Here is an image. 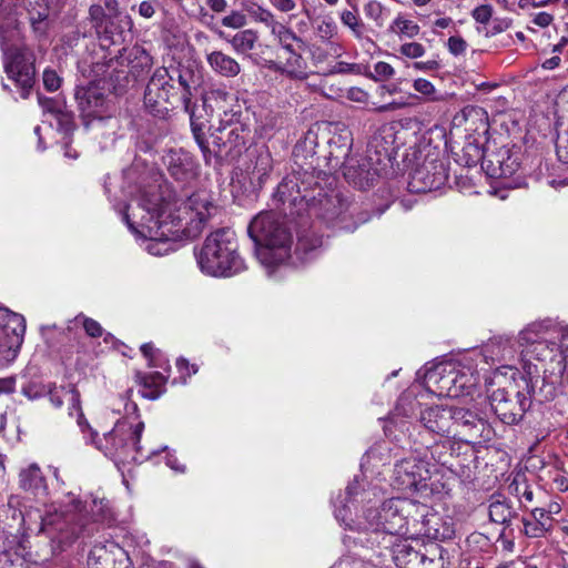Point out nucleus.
Here are the masks:
<instances>
[{
  "instance_id": "1",
  "label": "nucleus",
  "mask_w": 568,
  "mask_h": 568,
  "mask_svg": "<svg viewBox=\"0 0 568 568\" xmlns=\"http://www.w3.org/2000/svg\"><path fill=\"white\" fill-rule=\"evenodd\" d=\"M138 209L144 212L141 224L151 235L148 251L152 255L172 251L171 242L196 239L217 213V205L204 190L192 193L176 206L166 201L158 189H151L141 193Z\"/></svg>"
},
{
  "instance_id": "2",
  "label": "nucleus",
  "mask_w": 568,
  "mask_h": 568,
  "mask_svg": "<svg viewBox=\"0 0 568 568\" xmlns=\"http://www.w3.org/2000/svg\"><path fill=\"white\" fill-rule=\"evenodd\" d=\"M233 100V94L223 89H214L203 98V108L211 111L216 108L222 111L220 125L211 133V142L207 140L205 129L209 120L191 113V131L199 145L206 165L215 169L237 160L245 150L247 138L251 133L248 111L235 102L231 108L225 104Z\"/></svg>"
},
{
  "instance_id": "3",
  "label": "nucleus",
  "mask_w": 568,
  "mask_h": 568,
  "mask_svg": "<svg viewBox=\"0 0 568 568\" xmlns=\"http://www.w3.org/2000/svg\"><path fill=\"white\" fill-rule=\"evenodd\" d=\"M337 189L335 176L323 171H296L286 174L273 194V202L287 219L311 217L317 202Z\"/></svg>"
},
{
  "instance_id": "4",
  "label": "nucleus",
  "mask_w": 568,
  "mask_h": 568,
  "mask_svg": "<svg viewBox=\"0 0 568 568\" xmlns=\"http://www.w3.org/2000/svg\"><path fill=\"white\" fill-rule=\"evenodd\" d=\"M247 233L254 242L257 260L265 267L280 265L291 256L293 235L288 221L273 212L257 214L248 224Z\"/></svg>"
},
{
  "instance_id": "5",
  "label": "nucleus",
  "mask_w": 568,
  "mask_h": 568,
  "mask_svg": "<svg viewBox=\"0 0 568 568\" xmlns=\"http://www.w3.org/2000/svg\"><path fill=\"white\" fill-rule=\"evenodd\" d=\"M194 254L200 270L211 276L231 277L246 268L235 232L229 227L211 232Z\"/></svg>"
},
{
  "instance_id": "6",
  "label": "nucleus",
  "mask_w": 568,
  "mask_h": 568,
  "mask_svg": "<svg viewBox=\"0 0 568 568\" xmlns=\"http://www.w3.org/2000/svg\"><path fill=\"white\" fill-rule=\"evenodd\" d=\"M17 19L0 24V47L4 57V71L21 90V98L27 99L34 84V54L24 47L10 45V36Z\"/></svg>"
},
{
  "instance_id": "7",
  "label": "nucleus",
  "mask_w": 568,
  "mask_h": 568,
  "mask_svg": "<svg viewBox=\"0 0 568 568\" xmlns=\"http://www.w3.org/2000/svg\"><path fill=\"white\" fill-rule=\"evenodd\" d=\"M311 216L316 217L327 227L354 232L361 224L366 223L371 215L367 211L351 202L337 187L328 196L318 201Z\"/></svg>"
},
{
  "instance_id": "8",
  "label": "nucleus",
  "mask_w": 568,
  "mask_h": 568,
  "mask_svg": "<svg viewBox=\"0 0 568 568\" xmlns=\"http://www.w3.org/2000/svg\"><path fill=\"white\" fill-rule=\"evenodd\" d=\"M176 102L180 101L175 77L165 67L156 68L144 89L145 111L154 118L166 119Z\"/></svg>"
},
{
  "instance_id": "9",
  "label": "nucleus",
  "mask_w": 568,
  "mask_h": 568,
  "mask_svg": "<svg viewBox=\"0 0 568 568\" xmlns=\"http://www.w3.org/2000/svg\"><path fill=\"white\" fill-rule=\"evenodd\" d=\"M144 424L139 422L132 425L126 420L118 422L103 438H98L95 447L116 463H125L131 454L139 452Z\"/></svg>"
},
{
  "instance_id": "10",
  "label": "nucleus",
  "mask_w": 568,
  "mask_h": 568,
  "mask_svg": "<svg viewBox=\"0 0 568 568\" xmlns=\"http://www.w3.org/2000/svg\"><path fill=\"white\" fill-rule=\"evenodd\" d=\"M404 498H390L381 507H369L364 513L365 523L358 524V529L377 534L406 535V516L404 515Z\"/></svg>"
},
{
  "instance_id": "11",
  "label": "nucleus",
  "mask_w": 568,
  "mask_h": 568,
  "mask_svg": "<svg viewBox=\"0 0 568 568\" xmlns=\"http://www.w3.org/2000/svg\"><path fill=\"white\" fill-rule=\"evenodd\" d=\"M74 99L82 125L87 131L102 128L111 119L105 92L98 83L77 85Z\"/></svg>"
},
{
  "instance_id": "12",
  "label": "nucleus",
  "mask_w": 568,
  "mask_h": 568,
  "mask_svg": "<svg viewBox=\"0 0 568 568\" xmlns=\"http://www.w3.org/2000/svg\"><path fill=\"white\" fill-rule=\"evenodd\" d=\"M429 466V460H426V455L422 456V453L400 459L394 466L393 486L402 491L428 495L432 491L428 485Z\"/></svg>"
},
{
  "instance_id": "13",
  "label": "nucleus",
  "mask_w": 568,
  "mask_h": 568,
  "mask_svg": "<svg viewBox=\"0 0 568 568\" xmlns=\"http://www.w3.org/2000/svg\"><path fill=\"white\" fill-rule=\"evenodd\" d=\"M404 515L408 534H420L435 540H445L452 537L453 530L446 524L439 527L440 518L430 514L428 506L404 498Z\"/></svg>"
},
{
  "instance_id": "14",
  "label": "nucleus",
  "mask_w": 568,
  "mask_h": 568,
  "mask_svg": "<svg viewBox=\"0 0 568 568\" xmlns=\"http://www.w3.org/2000/svg\"><path fill=\"white\" fill-rule=\"evenodd\" d=\"M489 404L501 423L516 425L523 420L531 406V400L524 390L510 385L495 389L489 395Z\"/></svg>"
},
{
  "instance_id": "15",
  "label": "nucleus",
  "mask_w": 568,
  "mask_h": 568,
  "mask_svg": "<svg viewBox=\"0 0 568 568\" xmlns=\"http://www.w3.org/2000/svg\"><path fill=\"white\" fill-rule=\"evenodd\" d=\"M88 19L98 39L106 45L123 40V33L133 26L130 16H105L104 8L100 4L90 6Z\"/></svg>"
},
{
  "instance_id": "16",
  "label": "nucleus",
  "mask_w": 568,
  "mask_h": 568,
  "mask_svg": "<svg viewBox=\"0 0 568 568\" xmlns=\"http://www.w3.org/2000/svg\"><path fill=\"white\" fill-rule=\"evenodd\" d=\"M78 513L77 521L71 528L74 538L90 537L98 530V524H111L114 520L109 500L104 498H92L90 503V516L87 513V503L77 500L73 503Z\"/></svg>"
},
{
  "instance_id": "17",
  "label": "nucleus",
  "mask_w": 568,
  "mask_h": 568,
  "mask_svg": "<svg viewBox=\"0 0 568 568\" xmlns=\"http://www.w3.org/2000/svg\"><path fill=\"white\" fill-rule=\"evenodd\" d=\"M453 415L455 422L453 437H458L467 444H477L490 439L493 429L487 419L477 412L453 406Z\"/></svg>"
},
{
  "instance_id": "18",
  "label": "nucleus",
  "mask_w": 568,
  "mask_h": 568,
  "mask_svg": "<svg viewBox=\"0 0 568 568\" xmlns=\"http://www.w3.org/2000/svg\"><path fill=\"white\" fill-rule=\"evenodd\" d=\"M425 383L439 396L458 397L466 387V375L452 364H439L426 371Z\"/></svg>"
},
{
  "instance_id": "19",
  "label": "nucleus",
  "mask_w": 568,
  "mask_h": 568,
  "mask_svg": "<svg viewBox=\"0 0 568 568\" xmlns=\"http://www.w3.org/2000/svg\"><path fill=\"white\" fill-rule=\"evenodd\" d=\"M448 180L446 163L440 159H429L417 165L410 173L408 187L412 192L425 193L440 189Z\"/></svg>"
},
{
  "instance_id": "20",
  "label": "nucleus",
  "mask_w": 568,
  "mask_h": 568,
  "mask_svg": "<svg viewBox=\"0 0 568 568\" xmlns=\"http://www.w3.org/2000/svg\"><path fill=\"white\" fill-rule=\"evenodd\" d=\"M395 131L393 126H383L369 140L366 155L373 163L387 174L393 169V161L397 154L395 144Z\"/></svg>"
},
{
  "instance_id": "21",
  "label": "nucleus",
  "mask_w": 568,
  "mask_h": 568,
  "mask_svg": "<svg viewBox=\"0 0 568 568\" xmlns=\"http://www.w3.org/2000/svg\"><path fill=\"white\" fill-rule=\"evenodd\" d=\"M521 148L517 145L501 146L488 154L484 171L491 179L509 178L515 174L521 164Z\"/></svg>"
},
{
  "instance_id": "22",
  "label": "nucleus",
  "mask_w": 568,
  "mask_h": 568,
  "mask_svg": "<svg viewBox=\"0 0 568 568\" xmlns=\"http://www.w3.org/2000/svg\"><path fill=\"white\" fill-rule=\"evenodd\" d=\"M373 161L365 158H351L343 166L345 180L358 190L371 187L377 178L386 175Z\"/></svg>"
},
{
  "instance_id": "23",
  "label": "nucleus",
  "mask_w": 568,
  "mask_h": 568,
  "mask_svg": "<svg viewBox=\"0 0 568 568\" xmlns=\"http://www.w3.org/2000/svg\"><path fill=\"white\" fill-rule=\"evenodd\" d=\"M83 326L85 334L90 337L97 338L101 337L103 334V328L99 322L93 318L87 317L83 314L77 315L73 320L69 322V325L65 329L61 332V335L64 339H67V344L62 345L59 348L61 354L70 357L73 354L74 348L81 346V336L79 332L75 329L79 325Z\"/></svg>"
},
{
  "instance_id": "24",
  "label": "nucleus",
  "mask_w": 568,
  "mask_h": 568,
  "mask_svg": "<svg viewBox=\"0 0 568 568\" xmlns=\"http://www.w3.org/2000/svg\"><path fill=\"white\" fill-rule=\"evenodd\" d=\"M163 164L169 174L176 181H190L197 175V162L186 150L170 149L163 155Z\"/></svg>"
},
{
  "instance_id": "25",
  "label": "nucleus",
  "mask_w": 568,
  "mask_h": 568,
  "mask_svg": "<svg viewBox=\"0 0 568 568\" xmlns=\"http://www.w3.org/2000/svg\"><path fill=\"white\" fill-rule=\"evenodd\" d=\"M318 144V134L310 129L303 138H301L293 149L294 165L292 172L296 171H317L320 166V158L316 155V146Z\"/></svg>"
},
{
  "instance_id": "26",
  "label": "nucleus",
  "mask_w": 568,
  "mask_h": 568,
  "mask_svg": "<svg viewBox=\"0 0 568 568\" xmlns=\"http://www.w3.org/2000/svg\"><path fill=\"white\" fill-rule=\"evenodd\" d=\"M419 420L430 433L443 437L453 436L455 425L453 406L427 407L420 412Z\"/></svg>"
},
{
  "instance_id": "27",
  "label": "nucleus",
  "mask_w": 568,
  "mask_h": 568,
  "mask_svg": "<svg viewBox=\"0 0 568 568\" xmlns=\"http://www.w3.org/2000/svg\"><path fill=\"white\" fill-rule=\"evenodd\" d=\"M129 558L115 542L95 544L88 556V568H121Z\"/></svg>"
},
{
  "instance_id": "28",
  "label": "nucleus",
  "mask_w": 568,
  "mask_h": 568,
  "mask_svg": "<svg viewBox=\"0 0 568 568\" xmlns=\"http://www.w3.org/2000/svg\"><path fill=\"white\" fill-rule=\"evenodd\" d=\"M520 381L523 383L521 390L530 398L531 403L537 402L544 404L556 397L555 384L546 381L544 376H540L536 368L532 371L531 366H528L525 374L520 375Z\"/></svg>"
},
{
  "instance_id": "29",
  "label": "nucleus",
  "mask_w": 568,
  "mask_h": 568,
  "mask_svg": "<svg viewBox=\"0 0 568 568\" xmlns=\"http://www.w3.org/2000/svg\"><path fill=\"white\" fill-rule=\"evenodd\" d=\"M323 237L313 230H303L297 232V242L294 253L288 258H295L301 264L315 260L322 248Z\"/></svg>"
},
{
  "instance_id": "30",
  "label": "nucleus",
  "mask_w": 568,
  "mask_h": 568,
  "mask_svg": "<svg viewBox=\"0 0 568 568\" xmlns=\"http://www.w3.org/2000/svg\"><path fill=\"white\" fill-rule=\"evenodd\" d=\"M121 58L126 61L129 68V75L135 81L144 79L153 67L152 55L141 45H133L125 54Z\"/></svg>"
},
{
  "instance_id": "31",
  "label": "nucleus",
  "mask_w": 568,
  "mask_h": 568,
  "mask_svg": "<svg viewBox=\"0 0 568 568\" xmlns=\"http://www.w3.org/2000/svg\"><path fill=\"white\" fill-rule=\"evenodd\" d=\"M290 57L284 63L270 61L268 68L275 72L285 74L291 79L305 80L307 79V62L300 52H288Z\"/></svg>"
},
{
  "instance_id": "32",
  "label": "nucleus",
  "mask_w": 568,
  "mask_h": 568,
  "mask_svg": "<svg viewBox=\"0 0 568 568\" xmlns=\"http://www.w3.org/2000/svg\"><path fill=\"white\" fill-rule=\"evenodd\" d=\"M327 160L332 168H343L344 164L351 159L349 153L352 149V138L349 134H335L328 141Z\"/></svg>"
},
{
  "instance_id": "33",
  "label": "nucleus",
  "mask_w": 568,
  "mask_h": 568,
  "mask_svg": "<svg viewBox=\"0 0 568 568\" xmlns=\"http://www.w3.org/2000/svg\"><path fill=\"white\" fill-rule=\"evenodd\" d=\"M135 381L143 387L141 395L144 398L155 400L165 392L168 377L160 372H153L150 374L136 372Z\"/></svg>"
},
{
  "instance_id": "34",
  "label": "nucleus",
  "mask_w": 568,
  "mask_h": 568,
  "mask_svg": "<svg viewBox=\"0 0 568 568\" xmlns=\"http://www.w3.org/2000/svg\"><path fill=\"white\" fill-rule=\"evenodd\" d=\"M27 11L33 31L40 36L44 34L50 14L49 0H27Z\"/></svg>"
},
{
  "instance_id": "35",
  "label": "nucleus",
  "mask_w": 568,
  "mask_h": 568,
  "mask_svg": "<svg viewBox=\"0 0 568 568\" xmlns=\"http://www.w3.org/2000/svg\"><path fill=\"white\" fill-rule=\"evenodd\" d=\"M206 59L212 70L222 77L234 78L241 72L240 63L222 51H213Z\"/></svg>"
},
{
  "instance_id": "36",
  "label": "nucleus",
  "mask_w": 568,
  "mask_h": 568,
  "mask_svg": "<svg viewBox=\"0 0 568 568\" xmlns=\"http://www.w3.org/2000/svg\"><path fill=\"white\" fill-rule=\"evenodd\" d=\"M176 73L175 82H178L176 88L179 89V101L182 103L184 111L191 118V113L196 114L195 108L192 103V85L191 82L193 80V73L191 70H173V75Z\"/></svg>"
},
{
  "instance_id": "37",
  "label": "nucleus",
  "mask_w": 568,
  "mask_h": 568,
  "mask_svg": "<svg viewBox=\"0 0 568 568\" xmlns=\"http://www.w3.org/2000/svg\"><path fill=\"white\" fill-rule=\"evenodd\" d=\"M70 407H69V414L72 416L73 412L77 413V423L83 434L87 432L89 433V437H85L87 442H90L92 444H97V440L99 438L98 432H95L88 420L84 417V414L81 408V395L80 392L77 389L75 386H71L70 390Z\"/></svg>"
},
{
  "instance_id": "38",
  "label": "nucleus",
  "mask_w": 568,
  "mask_h": 568,
  "mask_svg": "<svg viewBox=\"0 0 568 568\" xmlns=\"http://www.w3.org/2000/svg\"><path fill=\"white\" fill-rule=\"evenodd\" d=\"M26 333L24 317L12 312L7 324H3V334L1 335V347L11 346L13 343L20 344Z\"/></svg>"
},
{
  "instance_id": "39",
  "label": "nucleus",
  "mask_w": 568,
  "mask_h": 568,
  "mask_svg": "<svg viewBox=\"0 0 568 568\" xmlns=\"http://www.w3.org/2000/svg\"><path fill=\"white\" fill-rule=\"evenodd\" d=\"M463 118L467 123V131L479 132L486 134L489 129L487 113L479 106H467L463 110Z\"/></svg>"
},
{
  "instance_id": "40",
  "label": "nucleus",
  "mask_w": 568,
  "mask_h": 568,
  "mask_svg": "<svg viewBox=\"0 0 568 568\" xmlns=\"http://www.w3.org/2000/svg\"><path fill=\"white\" fill-rule=\"evenodd\" d=\"M19 484L26 491H38L44 486V477L41 469L36 464L22 469L19 474Z\"/></svg>"
},
{
  "instance_id": "41",
  "label": "nucleus",
  "mask_w": 568,
  "mask_h": 568,
  "mask_svg": "<svg viewBox=\"0 0 568 568\" xmlns=\"http://www.w3.org/2000/svg\"><path fill=\"white\" fill-rule=\"evenodd\" d=\"M463 154L460 160L465 163L466 166H475L480 163L481 169L484 170L485 161L489 153H487L478 140L473 139L469 140L462 150Z\"/></svg>"
},
{
  "instance_id": "42",
  "label": "nucleus",
  "mask_w": 568,
  "mask_h": 568,
  "mask_svg": "<svg viewBox=\"0 0 568 568\" xmlns=\"http://www.w3.org/2000/svg\"><path fill=\"white\" fill-rule=\"evenodd\" d=\"M272 34L276 37L280 44L287 53L295 51L293 42L297 43L298 49L305 48L304 40L296 36V33L292 29L284 26L283 23L274 24Z\"/></svg>"
},
{
  "instance_id": "43",
  "label": "nucleus",
  "mask_w": 568,
  "mask_h": 568,
  "mask_svg": "<svg viewBox=\"0 0 568 568\" xmlns=\"http://www.w3.org/2000/svg\"><path fill=\"white\" fill-rule=\"evenodd\" d=\"M453 447L449 440L435 443L430 446L425 447V452L422 456L426 455V460H434L436 464L446 466L449 464L453 456Z\"/></svg>"
},
{
  "instance_id": "44",
  "label": "nucleus",
  "mask_w": 568,
  "mask_h": 568,
  "mask_svg": "<svg viewBox=\"0 0 568 568\" xmlns=\"http://www.w3.org/2000/svg\"><path fill=\"white\" fill-rule=\"evenodd\" d=\"M229 41L237 53H247L254 48L257 34L255 31L247 29L237 32Z\"/></svg>"
},
{
  "instance_id": "45",
  "label": "nucleus",
  "mask_w": 568,
  "mask_h": 568,
  "mask_svg": "<svg viewBox=\"0 0 568 568\" xmlns=\"http://www.w3.org/2000/svg\"><path fill=\"white\" fill-rule=\"evenodd\" d=\"M513 517L511 507L505 500H495L489 505V519L493 523L508 525Z\"/></svg>"
},
{
  "instance_id": "46",
  "label": "nucleus",
  "mask_w": 568,
  "mask_h": 568,
  "mask_svg": "<svg viewBox=\"0 0 568 568\" xmlns=\"http://www.w3.org/2000/svg\"><path fill=\"white\" fill-rule=\"evenodd\" d=\"M364 13L367 18L375 21L376 27L382 28L390 11L382 6L381 2L376 0H369L364 6Z\"/></svg>"
},
{
  "instance_id": "47",
  "label": "nucleus",
  "mask_w": 568,
  "mask_h": 568,
  "mask_svg": "<svg viewBox=\"0 0 568 568\" xmlns=\"http://www.w3.org/2000/svg\"><path fill=\"white\" fill-rule=\"evenodd\" d=\"M390 32L400 33L408 38H414L419 33V26L412 20L397 17L389 27Z\"/></svg>"
},
{
  "instance_id": "48",
  "label": "nucleus",
  "mask_w": 568,
  "mask_h": 568,
  "mask_svg": "<svg viewBox=\"0 0 568 568\" xmlns=\"http://www.w3.org/2000/svg\"><path fill=\"white\" fill-rule=\"evenodd\" d=\"M526 536L530 538H540L551 528V524L547 521H532L523 518Z\"/></svg>"
},
{
  "instance_id": "49",
  "label": "nucleus",
  "mask_w": 568,
  "mask_h": 568,
  "mask_svg": "<svg viewBox=\"0 0 568 568\" xmlns=\"http://www.w3.org/2000/svg\"><path fill=\"white\" fill-rule=\"evenodd\" d=\"M271 169V155L268 152L260 154L256 165L253 171V176L257 178L258 185L262 186L264 181L268 178V170Z\"/></svg>"
},
{
  "instance_id": "50",
  "label": "nucleus",
  "mask_w": 568,
  "mask_h": 568,
  "mask_svg": "<svg viewBox=\"0 0 568 568\" xmlns=\"http://www.w3.org/2000/svg\"><path fill=\"white\" fill-rule=\"evenodd\" d=\"M0 568H26L22 557L17 552H0Z\"/></svg>"
},
{
  "instance_id": "51",
  "label": "nucleus",
  "mask_w": 568,
  "mask_h": 568,
  "mask_svg": "<svg viewBox=\"0 0 568 568\" xmlns=\"http://www.w3.org/2000/svg\"><path fill=\"white\" fill-rule=\"evenodd\" d=\"M60 130L70 133L75 129L74 115L64 108L55 115Z\"/></svg>"
},
{
  "instance_id": "52",
  "label": "nucleus",
  "mask_w": 568,
  "mask_h": 568,
  "mask_svg": "<svg viewBox=\"0 0 568 568\" xmlns=\"http://www.w3.org/2000/svg\"><path fill=\"white\" fill-rule=\"evenodd\" d=\"M38 102L44 112H49L54 116L64 108L57 99L43 97L40 93H38Z\"/></svg>"
},
{
  "instance_id": "53",
  "label": "nucleus",
  "mask_w": 568,
  "mask_h": 568,
  "mask_svg": "<svg viewBox=\"0 0 568 568\" xmlns=\"http://www.w3.org/2000/svg\"><path fill=\"white\" fill-rule=\"evenodd\" d=\"M556 153L561 162L568 164V129L557 135Z\"/></svg>"
},
{
  "instance_id": "54",
  "label": "nucleus",
  "mask_w": 568,
  "mask_h": 568,
  "mask_svg": "<svg viewBox=\"0 0 568 568\" xmlns=\"http://www.w3.org/2000/svg\"><path fill=\"white\" fill-rule=\"evenodd\" d=\"M400 54L409 59H417L425 54V48L418 42H407L400 45Z\"/></svg>"
},
{
  "instance_id": "55",
  "label": "nucleus",
  "mask_w": 568,
  "mask_h": 568,
  "mask_svg": "<svg viewBox=\"0 0 568 568\" xmlns=\"http://www.w3.org/2000/svg\"><path fill=\"white\" fill-rule=\"evenodd\" d=\"M71 386H73V385L71 384L68 387H60V388L54 387V388L50 389L49 400L51 402V404L54 407L60 408L63 405L64 397H68V402L70 403L69 390H70Z\"/></svg>"
},
{
  "instance_id": "56",
  "label": "nucleus",
  "mask_w": 568,
  "mask_h": 568,
  "mask_svg": "<svg viewBox=\"0 0 568 568\" xmlns=\"http://www.w3.org/2000/svg\"><path fill=\"white\" fill-rule=\"evenodd\" d=\"M394 68L384 61H379L374 65V74L371 77L376 81H384L394 75Z\"/></svg>"
},
{
  "instance_id": "57",
  "label": "nucleus",
  "mask_w": 568,
  "mask_h": 568,
  "mask_svg": "<svg viewBox=\"0 0 568 568\" xmlns=\"http://www.w3.org/2000/svg\"><path fill=\"white\" fill-rule=\"evenodd\" d=\"M474 20L481 24H487L493 17V7L490 4H480L471 11Z\"/></svg>"
},
{
  "instance_id": "58",
  "label": "nucleus",
  "mask_w": 568,
  "mask_h": 568,
  "mask_svg": "<svg viewBox=\"0 0 568 568\" xmlns=\"http://www.w3.org/2000/svg\"><path fill=\"white\" fill-rule=\"evenodd\" d=\"M342 22L348 27L357 37L361 36V22L357 14L353 11L345 10L341 14Z\"/></svg>"
},
{
  "instance_id": "59",
  "label": "nucleus",
  "mask_w": 568,
  "mask_h": 568,
  "mask_svg": "<svg viewBox=\"0 0 568 568\" xmlns=\"http://www.w3.org/2000/svg\"><path fill=\"white\" fill-rule=\"evenodd\" d=\"M246 23V17L240 11H232L222 19V24L227 28L239 29Z\"/></svg>"
},
{
  "instance_id": "60",
  "label": "nucleus",
  "mask_w": 568,
  "mask_h": 568,
  "mask_svg": "<svg viewBox=\"0 0 568 568\" xmlns=\"http://www.w3.org/2000/svg\"><path fill=\"white\" fill-rule=\"evenodd\" d=\"M509 338H505L501 336L494 337L490 339V343L488 344V347H498V351L496 353L497 356L505 358L507 355H510L513 353L511 346H509Z\"/></svg>"
},
{
  "instance_id": "61",
  "label": "nucleus",
  "mask_w": 568,
  "mask_h": 568,
  "mask_svg": "<svg viewBox=\"0 0 568 568\" xmlns=\"http://www.w3.org/2000/svg\"><path fill=\"white\" fill-rule=\"evenodd\" d=\"M62 79L58 75L54 70L45 69L43 72V85L50 91H57L61 85Z\"/></svg>"
},
{
  "instance_id": "62",
  "label": "nucleus",
  "mask_w": 568,
  "mask_h": 568,
  "mask_svg": "<svg viewBox=\"0 0 568 568\" xmlns=\"http://www.w3.org/2000/svg\"><path fill=\"white\" fill-rule=\"evenodd\" d=\"M511 26L509 18H495L491 21L490 28L486 32V37H494L507 30Z\"/></svg>"
},
{
  "instance_id": "63",
  "label": "nucleus",
  "mask_w": 568,
  "mask_h": 568,
  "mask_svg": "<svg viewBox=\"0 0 568 568\" xmlns=\"http://www.w3.org/2000/svg\"><path fill=\"white\" fill-rule=\"evenodd\" d=\"M361 65L356 63L337 62L329 71V74L359 73Z\"/></svg>"
},
{
  "instance_id": "64",
  "label": "nucleus",
  "mask_w": 568,
  "mask_h": 568,
  "mask_svg": "<svg viewBox=\"0 0 568 568\" xmlns=\"http://www.w3.org/2000/svg\"><path fill=\"white\" fill-rule=\"evenodd\" d=\"M467 42L462 37H450L448 39V50L454 55L463 54L466 51Z\"/></svg>"
}]
</instances>
